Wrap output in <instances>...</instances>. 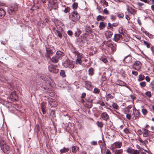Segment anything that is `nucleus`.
<instances>
[{
  "label": "nucleus",
  "instance_id": "obj_1",
  "mask_svg": "<svg viewBox=\"0 0 154 154\" xmlns=\"http://www.w3.org/2000/svg\"><path fill=\"white\" fill-rule=\"evenodd\" d=\"M63 65L65 68H73L74 66L72 61L68 59H67L63 63Z\"/></svg>",
  "mask_w": 154,
  "mask_h": 154
},
{
  "label": "nucleus",
  "instance_id": "obj_2",
  "mask_svg": "<svg viewBox=\"0 0 154 154\" xmlns=\"http://www.w3.org/2000/svg\"><path fill=\"white\" fill-rule=\"evenodd\" d=\"M69 18L73 21H76L79 19L80 16L76 11H74L69 16Z\"/></svg>",
  "mask_w": 154,
  "mask_h": 154
},
{
  "label": "nucleus",
  "instance_id": "obj_3",
  "mask_svg": "<svg viewBox=\"0 0 154 154\" xmlns=\"http://www.w3.org/2000/svg\"><path fill=\"white\" fill-rule=\"evenodd\" d=\"M17 5H12L10 6L8 10V13L10 14H14L17 10Z\"/></svg>",
  "mask_w": 154,
  "mask_h": 154
},
{
  "label": "nucleus",
  "instance_id": "obj_4",
  "mask_svg": "<svg viewBox=\"0 0 154 154\" xmlns=\"http://www.w3.org/2000/svg\"><path fill=\"white\" fill-rule=\"evenodd\" d=\"M57 65L51 64L49 66L48 70L51 72L56 74L59 71V69L57 68Z\"/></svg>",
  "mask_w": 154,
  "mask_h": 154
},
{
  "label": "nucleus",
  "instance_id": "obj_5",
  "mask_svg": "<svg viewBox=\"0 0 154 154\" xmlns=\"http://www.w3.org/2000/svg\"><path fill=\"white\" fill-rule=\"evenodd\" d=\"M142 66L141 63L139 61H136L132 65V68L135 70L139 71L140 70Z\"/></svg>",
  "mask_w": 154,
  "mask_h": 154
},
{
  "label": "nucleus",
  "instance_id": "obj_6",
  "mask_svg": "<svg viewBox=\"0 0 154 154\" xmlns=\"http://www.w3.org/2000/svg\"><path fill=\"white\" fill-rule=\"evenodd\" d=\"M46 53L45 54V56L47 58H50L53 54L52 51L49 48H46Z\"/></svg>",
  "mask_w": 154,
  "mask_h": 154
},
{
  "label": "nucleus",
  "instance_id": "obj_7",
  "mask_svg": "<svg viewBox=\"0 0 154 154\" xmlns=\"http://www.w3.org/2000/svg\"><path fill=\"white\" fill-rule=\"evenodd\" d=\"M101 117V118H100V119H102L106 121L109 119V115L105 112H104L102 113Z\"/></svg>",
  "mask_w": 154,
  "mask_h": 154
},
{
  "label": "nucleus",
  "instance_id": "obj_8",
  "mask_svg": "<svg viewBox=\"0 0 154 154\" xmlns=\"http://www.w3.org/2000/svg\"><path fill=\"white\" fill-rule=\"evenodd\" d=\"M48 103L53 107H55L57 105V101L52 98H50L49 99Z\"/></svg>",
  "mask_w": 154,
  "mask_h": 154
},
{
  "label": "nucleus",
  "instance_id": "obj_9",
  "mask_svg": "<svg viewBox=\"0 0 154 154\" xmlns=\"http://www.w3.org/2000/svg\"><path fill=\"white\" fill-rule=\"evenodd\" d=\"M143 136L144 137H149L150 135V131L145 128L143 129Z\"/></svg>",
  "mask_w": 154,
  "mask_h": 154
},
{
  "label": "nucleus",
  "instance_id": "obj_10",
  "mask_svg": "<svg viewBox=\"0 0 154 154\" xmlns=\"http://www.w3.org/2000/svg\"><path fill=\"white\" fill-rule=\"evenodd\" d=\"M122 36L121 34H115L114 36V40L115 42H118L122 39Z\"/></svg>",
  "mask_w": 154,
  "mask_h": 154
},
{
  "label": "nucleus",
  "instance_id": "obj_11",
  "mask_svg": "<svg viewBox=\"0 0 154 154\" xmlns=\"http://www.w3.org/2000/svg\"><path fill=\"white\" fill-rule=\"evenodd\" d=\"M122 143L121 142H116L114 143L112 146L113 147V149H114L115 148H119L122 146Z\"/></svg>",
  "mask_w": 154,
  "mask_h": 154
},
{
  "label": "nucleus",
  "instance_id": "obj_12",
  "mask_svg": "<svg viewBox=\"0 0 154 154\" xmlns=\"http://www.w3.org/2000/svg\"><path fill=\"white\" fill-rule=\"evenodd\" d=\"M132 59L131 56V55L130 54H129L125 57V58L123 60L124 62L127 63H129L131 61Z\"/></svg>",
  "mask_w": 154,
  "mask_h": 154
},
{
  "label": "nucleus",
  "instance_id": "obj_13",
  "mask_svg": "<svg viewBox=\"0 0 154 154\" xmlns=\"http://www.w3.org/2000/svg\"><path fill=\"white\" fill-rule=\"evenodd\" d=\"M62 32L63 29L62 28H60L59 29H57L56 30V32L57 34V36L60 39H61L62 38Z\"/></svg>",
  "mask_w": 154,
  "mask_h": 154
},
{
  "label": "nucleus",
  "instance_id": "obj_14",
  "mask_svg": "<svg viewBox=\"0 0 154 154\" xmlns=\"http://www.w3.org/2000/svg\"><path fill=\"white\" fill-rule=\"evenodd\" d=\"M59 60H61L62 59V57L64 55V53L60 51H57L56 55H55Z\"/></svg>",
  "mask_w": 154,
  "mask_h": 154
},
{
  "label": "nucleus",
  "instance_id": "obj_15",
  "mask_svg": "<svg viewBox=\"0 0 154 154\" xmlns=\"http://www.w3.org/2000/svg\"><path fill=\"white\" fill-rule=\"evenodd\" d=\"M133 113L135 119H138L140 117V112L138 110H135L134 112H133Z\"/></svg>",
  "mask_w": 154,
  "mask_h": 154
},
{
  "label": "nucleus",
  "instance_id": "obj_16",
  "mask_svg": "<svg viewBox=\"0 0 154 154\" xmlns=\"http://www.w3.org/2000/svg\"><path fill=\"white\" fill-rule=\"evenodd\" d=\"M127 10L133 15H134L136 14V11L131 7H128L127 8Z\"/></svg>",
  "mask_w": 154,
  "mask_h": 154
},
{
  "label": "nucleus",
  "instance_id": "obj_17",
  "mask_svg": "<svg viewBox=\"0 0 154 154\" xmlns=\"http://www.w3.org/2000/svg\"><path fill=\"white\" fill-rule=\"evenodd\" d=\"M113 32L110 31H107L105 33V36L107 38H111L113 35Z\"/></svg>",
  "mask_w": 154,
  "mask_h": 154
},
{
  "label": "nucleus",
  "instance_id": "obj_18",
  "mask_svg": "<svg viewBox=\"0 0 154 154\" xmlns=\"http://www.w3.org/2000/svg\"><path fill=\"white\" fill-rule=\"evenodd\" d=\"M100 2L104 8L106 7L108 5V2L105 0H100Z\"/></svg>",
  "mask_w": 154,
  "mask_h": 154
},
{
  "label": "nucleus",
  "instance_id": "obj_19",
  "mask_svg": "<svg viewBox=\"0 0 154 154\" xmlns=\"http://www.w3.org/2000/svg\"><path fill=\"white\" fill-rule=\"evenodd\" d=\"M94 69L92 67L90 68L88 70V75L90 76H92L94 74Z\"/></svg>",
  "mask_w": 154,
  "mask_h": 154
},
{
  "label": "nucleus",
  "instance_id": "obj_20",
  "mask_svg": "<svg viewBox=\"0 0 154 154\" xmlns=\"http://www.w3.org/2000/svg\"><path fill=\"white\" fill-rule=\"evenodd\" d=\"M136 4L137 5L138 8L139 10H142L143 8V6H144V4L142 3L137 2L136 3Z\"/></svg>",
  "mask_w": 154,
  "mask_h": 154
},
{
  "label": "nucleus",
  "instance_id": "obj_21",
  "mask_svg": "<svg viewBox=\"0 0 154 154\" xmlns=\"http://www.w3.org/2000/svg\"><path fill=\"white\" fill-rule=\"evenodd\" d=\"M1 148L4 152H6L10 149L9 147L6 144L4 146L2 147Z\"/></svg>",
  "mask_w": 154,
  "mask_h": 154
},
{
  "label": "nucleus",
  "instance_id": "obj_22",
  "mask_svg": "<svg viewBox=\"0 0 154 154\" xmlns=\"http://www.w3.org/2000/svg\"><path fill=\"white\" fill-rule=\"evenodd\" d=\"M51 7L52 9L55 10L58 8V6L57 3L54 2H51Z\"/></svg>",
  "mask_w": 154,
  "mask_h": 154
},
{
  "label": "nucleus",
  "instance_id": "obj_23",
  "mask_svg": "<svg viewBox=\"0 0 154 154\" xmlns=\"http://www.w3.org/2000/svg\"><path fill=\"white\" fill-rule=\"evenodd\" d=\"M59 60V59L55 55L52 58L51 61L52 62L55 63L58 62Z\"/></svg>",
  "mask_w": 154,
  "mask_h": 154
},
{
  "label": "nucleus",
  "instance_id": "obj_24",
  "mask_svg": "<svg viewBox=\"0 0 154 154\" xmlns=\"http://www.w3.org/2000/svg\"><path fill=\"white\" fill-rule=\"evenodd\" d=\"M5 14V11L1 8H0V18L3 17Z\"/></svg>",
  "mask_w": 154,
  "mask_h": 154
},
{
  "label": "nucleus",
  "instance_id": "obj_25",
  "mask_svg": "<svg viewBox=\"0 0 154 154\" xmlns=\"http://www.w3.org/2000/svg\"><path fill=\"white\" fill-rule=\"evenodd\" d=\"M106 23L103 22H101L100 23L99 27L100 29L101 30L103 29L105 27Z\"/></svg>",
  "mask_w": 154,
  "mask_h": 154
},
{
  "label": "nucleus",
  "instance_id": "obj_26",
  "mask_svg": "<svg viewBox=\"0 0 154 154\" xmlns=\"http://www.w3.org/2000/svg\"><path fill=\"white\" fill-rule=\"evenodd\" d=\"M145 76L142 74H140L138 76V79H137L138 81L140 82H141L145 79Z\"/></svg>",
  "mask_w": 154,
  "mask_h": 154
},
{
  "label": "nucleus",
  "instance_id": "obj_27",
  "mask_svg": "<svg viewBox=\"0 0 154 154\" xmlns=\"http://www.w3.org/2000/svg\"><path fill=\"white\" fill-rule=\"evenodd\" d=\"M85 84L86 88H90L91 87V83L88 81H85Z\"/></svg>",
  "mask_w": 154,
  "mask_h": 154
},
{
  "label": "nucleus",
  "instance_id": "obj_28",
  "mask_svg": "<svg viewBox=\"0 0 154 154\" xmlns=\"http://www.w3.org/2000/svg\"><path fill=\"white\" fill-rule=\"evenodd\" d=\"M60 75L63 78L65 77L66 76L65 72L64 70H61L60 71Z\"/></svg>",
  "mask_w": 154,
  "mask_h": 154
},
{
  "label": "nucleus",
  "instance_id": "obj_29",
  "mask_svg": "<svg viewBox=\"0 0 154 154\" xmlns=\"http://www.w3.org/2000/svg\"><path fill=\"white\" fill-rule=\"evenodd\" d=\"M81 33V31L79 29H77V31H76L75 33V37H78Z\"/></svg>",
  "mask_w": 154,
  "mask_h": 154
},
{
  "label": "nucleus",
  "instance_id": "obj_30",
  "mask_svg": "<svg viewBox=\"0 0 154 154\" xmlns=\"http://www.w3.org/2000/svg\"><path fill=\"white\" fill-rule=\"evenodd\" d=\"M79 148L77 146H73L72 147V151L74 153L76 152L77 150H78Z\"/></svg>",
  "mask_w": 154,
  "mask_h": 154
},
{
  "label": "nucleus",
  "instance_id": "obj_31",
  "mask_svg": "<svg viewBox=\"0 0 154 154\" xmlns=\"http://www.w3.org/2000/svg\"><path fill=\"white\" fill-rule=\"evenodd\" d=\"M69 150V148H63L62 149L60 150V151L61 153H63L68 152Z\"/></svg>",
  "mask_w": 154,
  "mask_h": 154
},
{
  "label": "nucleus",
  "instance_id": "obj_32",
  "mask_svg": "<svg viewBox=\"0 0 154 154\" xmlns=\"http://www.w3.org/2000/svg\"><path fill=\"white\" fill-rule=\"evenodd\" d=\"M134 149L131 147H128L126 150V152L129 154H132Z\"/></svg>",
  "mask_w": 154,
  "mask_h": 154
},
{
  "label": "nucleus",
  "instance_id": "obj_33",
  "mask_svg": "<svg viewBox=\"0 0 154 154\" xmlns=\"http://www.w3.org/2000/svg\"><path fill=\"white\" fill-rule=\"evenodd\" d=\"M97 19L98 21L100 20L103 21L105 19V17L103 16L99 15L97 16Z\"/></svg>",
  "mask_w": 154,
  "mask_h": 154
},
{
  "label": "nucleus",
  "instance_id": "obj_34",
  "mask_svg": "<svg viewBox=\"0 0 154 154\" xmlns=\"http://www.w3.org/2000/svg\"><path fill=\"white\" fill-rule=\"evenodd\" d=\"M82 60H81V58H77L76 60V64H79L81 65L82 63Z\"/></svg>",
  "mask_w": 154,
  "mask_h": 154
},
{
  "label": "nucleus",
  "instance_id": "obj_35",
  "mask_svg": "<svg viewBox=\"0 0 154 154\" xmlns=\"http://www.w3.org/2000/svg\"><path fill=\"white\" fill-rule=\"evenodd\" d=\"M106 45L109 47H111L113 45V42H112L111 40H109L106 42Z\"/></svg>",
  "mask_w": 154,
  "mask_h": 154
},
{
  "label": "nucleus",
  "instance_id": "obj_36",
  "mask_svg": "<svg viewBox=\"0 0 154 154\" xmlns=\"http://www.w3.org/2000/svg\"><path fill=\"white\" fill-rule=\"evenodd\" d=\"M112 106L113 108L116 109L117 110L119 109V106L116 103H113L112 104Z\"/></svg>",
  "mask_w": 154,
  "mask_h": 154
},
{
  "label": "nucleus",
  "instance_id": "obj_37",
  "mask_svg": "<svg viewBox=\"0 0 154 154\" xmlns=\"http://www.w3.org/2000/svg\"><path fill=\"white\" fill-rule=\"evenodd\" d=\"M10 97H12V98H13L14 100H16V99L17 98V95L15 93H13L11 94L10 96Z\"/></svg>",
  "mask_w": 154,
  "mask_h": 154
},
{
  "label": "nucleus",
  "instance_id": "obj_38",
  "mask_svg": "<svg viewBox=\"0 0 154 154\" xmlns=\"http://www.w3.org/2000/svg\"><path fill=\"white\" fill-rule=\"evenodd\" d=\"M44 103H42L41 105V109L42 111V113L43 114H45L46 113V111L45 110V109L44 107Z\"/></svg>",
  "mask_w": 154,
  "mask_h": 154
},
{
  "label": "nucleus",
  "instance_id": "obj_39",
  "mask_svg": "<svg viewBox=\"0 0 154 154\" xmlns=\"http://www.w3.org/2000/svg\"><path fill=\"white\" fill-rule=\"evenodd\" d=\"M72 8L74 9H76L78 7V4L77 3L74 2L72 4Z\"/></svg>",
  "mask_w": 154,
  "mask_h": 154
},
{
  "label": "nucleus",
  "instance_id": "obj_40",
  "mask_svg": "<svg viewBox=\"0 0 154 154\" xmlns=\"http://www.w3.org/2000/svg\"><path fill=\"white\" fill-rule=\"evenodd\" d=\"M0 143L1 148L2 147L4 146L6 144V142L3 140H0Z\"/></svg>",
  "mask_w": 154,
  "mask_h": 154
},
{
  "label": "nucleus",
  "instance_id": "obj_41",
  "mask_svg": "<svg viewBox=\"0 0 154 154\" xmlns=\"http://www.w3.org/2000/svg\"><path fill=\"white\" fill-rule=\"evenodd\" d=\"M97 125L98 127L102 128L103 126V124L102 122L97 121Z\"/></svg>",
  "mask_w": 154,
  "mask_h": 154
},
{
  "label": "nucleus",
  "instance_id": "obj_42",
  "mask_svg": "<svg viewBox=\"0 0 154 154\" xmlns=\"http://www.w3.org/2000/svg\"><path fill=\"white\" fill-rule=\"evenodd\" d=\"M86 31L88 32H92V29L90 26H88L86 28Z\"/></svg>",
  "mask_w": 154,
  "mask_h": 154
},
{
  "label": "nucleus",
  "instance_id": "obj_43",
  "mask_svg": "<svg viewBox=\"0 0 154 154\" xmlns=\"http://www.w3.org/2000/svg\"><path fill=\"white\" fill-rule=\"evenodd\" d=\"M143 43L144 45H146L147 48H149L150 47V44L149 43L145 41H143Z\"/></svg>",
  "mask_w": 154,
  "mask_h": 154
},
{
  "label": "nucleus",
  "instance_id": "obj_44",
  "mask_svg": "<svg viewBox=\"0 0 154 154\" xmlns=\"http://www.w3.org/2000/svg\"><path fill=\"white\" fill-rule=\"evenodd\" d=\"M146 83L145 82H143L140 83V85L141 88H144L145 87Z\"/></svg>",
  "mask_w": 154,
  "mask_h": 154
},
{
  "label": "nucleus",
  "instance_id": "obj_45",
  "mask_svg": "<svg viewBox=\"0 0 154 154\" xmlns=\"http://www.w3.org/2000/svg\"><path fill=\"white\" fill-rule=\"evenodd\" d=\"M123 152V151L122 149H120L116 150L115 151V153L116 154H121Z\"/></svg>",
  "mask_w": 154,
  "mask_h": 154
},
{
  "label": "nucleus",
  "instance_id": "obj_46",
  "mask_svg": "<svg viewBox=\"0 0 154 154\" xmlns=\"http://www.w3.org/2000/svg\"><path fill=\"white\" fill-rule=\"evenodd\" d=\"M142 112L144 115H146L148 113L147 110L145 109H142Z\"/></svg>",
  "mask_w": 154,
  "mask_h": 154
},
{
  "label": "nucleus",
  "instance_id": "obj_47",
  "mask_svg": "<svg viewBox=\"0 0 154 154\" xmlns=\"http://www.w3.org/2000/svg\"><path fill=\"white\" fill-rule=\"evenodd\" d=\"M146 95L148 96L149 98H150L151 97V93L150 91H147L145 93Z\"/></svg>",
  "mask_w": 154,
  "mask_h": 154
},
{
  "label": "nucleus",
  "instance_id": "obj_48",
  "mask_svg": "<svg viewBox=\"0 0 154 154\" xmlns=\"http://www.w3.org/2000/svg\"><path fill=\"white\" fill-rule=\"evenodd\" d=\"M116 45L115 44L113 45L111 47H110V48H111V49L112 51H115L116 50Z\"/></svg>",
  "mask_w": 154,
  "mask_h": 154
},
{
  "label": "nucleus",
  "instance_id": "obj_49",
  "mask_svg": "<svg viewBox=\"0 0 154 154\" xmlns=\"http://www.w3.org/2000/svg\"><path fill=\"white\" fill-rule=\"evenodd\" d=\"M124 40L126 42H128L129 39V38L128 36L124 35Z\"/></svg>",
  "mask_w": 154,
  "mask_h": 154
},
{
  "label": "nucleus",
  "instance_id": "obj_50",
  "mask_svg": "<svg viewBox=\"0 0 154 154\" xmlns=\"http://www.w3.org/2000/svg\"><path fill=\"white\" fill-rule=\"evenodd\" d=\"M77 56V58H82L83 56V54L82 53H79L76 55Z\"/></svg>",
  "mask_w": 154,
  "mask_h": 154
},
{
  "label": "nucleus",
  "instance_id": "obj_51",
  "mask_svg": "<svg viewBox=\"0 0 154 154\" xmlns=\"http://www.w3.org/2000/svg\"><path fill=\"white\" fill-rule=\"evenodd\" d=\"M103 13L104 14L106 15H109V12L107 10V8H105L104 9L103 11Z\"/></svg>",
  "mask_w": 154,
  "mask_h": 154
},
{
  "label": "nucleus",
  "instance_id": "obj_52",
  "mask_svg": "<svg viewBox=\"0 0 154 154\" xmlns=\"http://www.w3.org/2000/svg\"><path fill=\"white\" fill-rule=\"evenodd\" d=\"M100 92V90L97 88H95L94 89V93L95 94H98Z\"/></svg>",
  "mask_w": 154,
  "mask_h": 154
},
{
  "label": "nucleus",
  "instance_id": "obj_53",
  "mask_svg": "<svg viewBox=\"0 0 154 154\" xmlns=\"http://www.w3.org/2000/svg\"><path fill=\"white\" fill-rule=\"evenodd\" d=\"M70 9V8L69 7H67L65 8L64 11L65 13H67L69 11Z\"/></svg>",
  "mask_w": 154,
  "mask_h": 154
},
{
  "label": "nucleus",
  "instance_id": "obj_54",
  "mask_svg": "<svg viewBox=\"0 0 154 154\" xmlns=\"http://www.w3.org/2000/svg\"><path fill=\"white\" fill-rule=\"evenodd\" d=\"M101 60L105 63L108 62L106 58H103Z\"/></svg>",
  "mask_w": 154,
  "mask_h": 154
},
{
  "label": "nucleus",
  "instance_id": "obj_55",
  "mask_svg": "<svg viewBox=\"0 0 154 154\" xmlns=\"http://www.w3.org/2000/svg\"><path fill=\"white\" fill-rule=\"evenodd\" d=\"M91 144L92 145H97V141H92L91 142Z\"/></svg>",
  "mask_w": 154,
  "mask_h": 154
},
{
  "label": "nucleus",
  "instance_id": "obj_56",
  "mask_svg": "<svg viewBox=\"0 0 154 154\" xmlns=\"http://www.w3.org/2000/svg\"><path fill=\"white\" fill-rule=\"evenodd\" d=\"M137 140L139 141L140 143L143 144L144 141L140 137H137Z\"/></svg>",
  "mask_w": 154,
  "mask_h": 154
},
{
  "label": "nucleus",
  "instance_id": "obj_57",
  "mask_svg": "<svg viewBox=\"0 0 154 154\" xmlns=\"http://www.w3.org/2000/svg\"><path fill=\"white\" fill-rule=\"evenodd\" d=\"M123 131L126 134H128L129 133V130L127 128L123 130Z\"/></svg>",
  "mask_w": 154,
  "mask_h": 154
},
{
  "label": "nucleus",
  "instance_id": "obj_58",
  "mask_svg": "<svg viewBox=\"0 0 154 154\" xmlns=\"http://www.w3.org/2000/svg\"><path fill=\"white\" fill-rule=\"evenodd\" d=\"M118 16L119 18H123L124 16V14L122 13H119L118 14Z\"/></svg>",
  "mask_w": 154,
  "mask_h": 154
},
{
  "label": "nucleus",
  "instance_id": "obj_59",
  "mask_svg": "<svg viewBox=\"0 0 154 154\" xmlns=\"http://www.w3.org/2000/svg\"><path fill=\"white\" fill-rule=\"evenodd\" d=\"M132 73L135 76H137L138 74V72L137 71H132Z\"/></svg>",
  "mask_w": 154,
  "mask_h": 154
},
{
  "label": "nucleus",
  "instance_id": "obj_60",
  "mask_svg": "<svg viewBox=\"0 0 154 154\" xmlns=\"http://www.w3.org/2000/svg\"><path fill=\"white\" fill-rule=\"evenodd\" d=\"M67 33L70 36H71L73 34V32L71 30H68L67 31Z\"/></svg>",
  "mask_w": 154,
  "mask_h": 154
},
{
  "label": "nucleus",
  "instance_id": "obj_61",
  "mask_svg": "<svg viewBox=\"0 0 154 154\" xmlns=\"http://www.w3.org/2000/svg\"><path fill=\"white\" fill-rule=\"evenodd\" d=\"M145 79L147 82H149L150 80V78L148 76H146L145 77Z\"/></svg>",
  "mask_w": 154,
  "mask_h": 154
},
{
  "label": "nucleus",
  "instance_id": "obj_62",
  "mask_svg": "<svg viewBox=\"0 0 154 154\" xmlns=\"http://www.w3.org/2000/svg\"><path fill=\"white\" fill-rule=\"evenodd\" d=\"M106 154H111L110 151L109 149H107L106 152Z\"/></svg>",
  "mask_w": 154,
  "mask_h": 154
},
{
  "label": "nucleus",
  "instance_id": "obj_63",
  "mask_svg": "<svg viewBox=\"0 0 154 154\" xmlns=\"http://www.w3.org/2000/svg\"><path fill=\"white\" fill-rule=\"evenodd\" d=\"M107 97H108V98H109L111 99L113 98V97L110 94H108Z\"/></svg>",
  "mask_w": 154,
  "mask_h": 154
},
{
  "label": "nucleus",
  "instance_id": "obj_64",
  "mask_svg": "<svg viewBox=\"0 0 154 154\" xmlns=\"http://www.w3.org/2000/svg\"><path fill=\"white\" fill-rule=\"evenodd\" d=\"M126 118L129 120H130L131 119V116L130 114H128L126 115Z\"/></svg>",
  "mask_w": 154,
  "mask_h": 154
}]
</instances>
